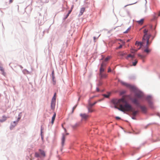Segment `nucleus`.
<instances>
[{"label":"nucleus","instance_id":"obj_1","mask_svg":"<svg viewBox=\"0 0 160 160\" xmlns=\"http://www.w3.org/2000/svg\"><path fill=\"white\" fill-rule=\"evenodd\" d=\"M116 104L120 106L119 110L122 112L130 111L132 110V107L126 101L124 98L118 100Z\"/></svg>","mask_w":160,"mask_h":160},{"label":"nucleus","instance_id":"obj_2","mask_svg":"<svg viewBox=\"0 0 160 160\" xmlns=\"http://www.w3.org/2000/svg\"><path fill=\"white\" fill-rule=\"evenodd\" d=\"M148 30L146 29H145L143 30V32L144 33V35L142 38V42L138 41L136 42L135 45L136 46H137L138 47V50L141 48L142 45L143 46V44L145 43L146 41H149L151 35L148 33Z\"/></svg>","mask_w":160,"mask_h":160},{"label":"nucleus","instance_id":"obj_3","mask_svg":"<svg viewBox=\"0 0 160 160\" xmlns=\"http://www.w3.org/2000/svg\"><path fill=\"white\" fill-rule=\"evenodd\" d=\"M151 43V42H150L149 41H146V42L144 44H143V46L142 45V49H144V51L147 53H148L151 51V50L149 49L148 48L149 46Z\"/></svg>","mask_w":160,"mask_h":160},{"label":"nucleus","instance_id":"obj_4","mask_svg":"<svg viewBox=\"0 0 160 160\" xmlns=\"http://www.w3.org/2000/svg\"><path fill=\"white\" fill-rule=\"evenodd\" d=\"M106 65V63L105 62H102V63L100 69L99 73H103L104 72Z\"/></svg>","mask_w":160,"mask_h":160},{"label":"nucleus","instance_id":"obj_5","mask_svg":"<svg viewBox=\"0 0 160 160\" xmlns=\"http://www.w3.org/2000/svg\"><path fill=\"white\" fill-rule=\"evenodd\" d=\"M132 102L137 106H140V103L137 98H134L131 99Z\"/></svg>","mask_w":160,"mask_h":160},{"label":"nucleus","instance_id":"obj_6","mask_svg":"<svg viewBox=\"0 0 160 160\" xmlns=\"http://www.w3.org/2000/svg\"><path fill=\"white\" fill-rule=\"evenodd\" d=\"M138 107L140 108L142 111L143 113H145L147 112V108L145 106H141L140 105V106H139Z\"/></svg>","mask_w":160,"mask_h":160},{"label":"nucleus","instance_id":"obj_7","mask_svg":"<svg viewBox=\"0 0 160 160\" xmlns=\"http://www.w3.org/2000/svg\"><path fill=\"white\" fill-rule=\"evenodd\" d=\"M80 116L81 117L82 119L85 120H86L88 117V115L85 113H81Z\"/></svg>","mask_w":160,"mask_h":160},{"label":"nucleus","instance_id":"obj_8","mask_svg":"<svg viewBox=\"0 0 160 160\" xmlns=\"http://www.w3.org/2000/svg\"><path fill=\"white\" fill-rule=\"evenodd\" d=\"M143 96V93L140 92H137L135 96L138 98H140L142 97Z\"/></svg>","mask_w":160,"mask_h":160},{"label":"nucleus","instance_id":"obj_9","mask_svg":"<svg viewBox=\"0 0 160 160\" xmlns=\"http://www.w3.org/2000/svg\"><path fill=\"white\" fill-rule=\"evenodd\" d=\"M56 101H51V109L54 110L55 108V106Z\"/></svg>","mask_w":160,"mask_h":160},{"label":"nucleus","instance_id":"obj_10","mask_svg":"<svg viewBox=\"0 0 160 160\" xmlns=\"http://www.w3.org/2000/svg\"><path fill=\"white\" fill-rule=\"evenodd\" d=\"M87 108L88 112L92 113L94 111V110L92 108V107H91L90 106L88 105L87 106Z\"/></svg>","mask_w":160,"mask_h":160},{"label":"nucleus","instance_id":"obj_11","mask_svg":"<svg viewBox=\"0 0 160 160\" xmlns=\"http://www.w3.org/2000/svg\"><path fill=\"white\" fill-rule=\"evenodd\" d=\"M130 111L132 112V115L133 116H135L139 112L138 110L134 111L133 109L132 110Z\"/></svg>","mask_w":160,"mask_h":160},{"label":"nucleus","instance_id":"obj_12","mask_svg":"<svg viewBox=\"0 0 160 160\" xmlns=\"http://www.w3.org/2000/svg\"><path fill=\"white\" fill-rule=\"evenodd\" d=\"M99 75L101 79L106 78L107 76L106 74L103 73H99Z\"/></svg>","mask_w":160,"mask_h":160},{"label":"nucleus","instance_id":"obj_13","mask_svg":"<svg viewBox=\"0 0 160 160\" xmlns=\"http://www.w3.org/2000/svg\"><path fill=\"white\" fill-rule=\"evenodd\" d=\"M65 141V135L63 134L62 138V145L63 146L64 145V142Z\"/></svg>","mask_w":160,"mask_h":160},{"label":"nucleus","instance_id":"obj_14","mask_svg":"<svg viewBox=\"0 0 160 160\" xmlns=\"http://www.w3.org/2000/svg\"><path fill=\"white\" fill-rule=\"evenodd\" d=\"M7 119V117L6 116H3L2 117V118L0 119V122H4Z\"/></svg>","mask_w":160,"mask_h":160},{"label":"nucleus","instance_id":"obj_15","mask_svg":"<svg viewBox=\"0 0 160 160\" xmlns=\"http://www.w3.org/2000/svg\"><path fill=\"white\" fill-rule=\"evenodd\" d=\"M56 116V114L55 112H54L52 118L51 123L52 124H53L54 123V121L55 118Z\"/></svg>","mask_w":160,"mask_h":160},{"label":"nucleus","instance_id":"obj_16","mask_svg":"<svg viewBox=\"0 0 160 160\" xmlns=\"http://www.w3.org/2000/svg\"><path fill=\"white\" fill-rule=\"evenodd\" d=\"M85 11V8H81L80 11V13L79 14V15H82L83 13Z\"/></svg>","mask_w":160,"mask_h":160},{"label":"nucleus","instance_id":"obj_17","mask_svg":"<svg viewBox=\"0 0 160 160\" xmlns=\"http://www.w3.org/2000/svg\"><path fill=\"white\" fill-rule=\"evenodd\" d=\"M144 19H142L138 21H137V23L140 25H142L143 24V22H144Z\"/></svg>","mask_w":160,"mask_h":160},{"label":"nucleus","instance_id":"obj_18","mask_svg":"<svg viewBox=\"0 0 160 160\" xmlns=\"http://www.w3.org/2000/svg\"><path fill=\"white\" fill-rule=\"evenodd\" d=\"M39 151L41 155H42L44 157L45 156V152L43 151L41 149H39Z\"/></svg>","mask_w":160,"mask_h":160},{"label":"nucleus","instance_id":"obj_19","mask_svg":"<svg viewBox=\"0 0 160 160\" xmlns=\"http://www.w3.org/2000/svg\"><path fill=\"white\" fill-rule=\"evenodd\" d=\"M126 54V53L125 52H118V55L121 56H123Z\"/></svg>","mask_w":160,"mask_h":160},{"label":"nucleus","instance_id":"obj_20","mask_svg":"<svg viewBox=\"0 0 160 160\" xmlns=\"http://www.w3.org/2000/svg\"><path fill=\"white\" fill-rule=\"evenodd\" d=\"M134 58V55H132L131 54H129L128 55L127 57L126 58L127 59H128V58Z\"/></svg>","mask_w":160,"mask_h":160},{"label":"nucleus","instance_id":"obj_21","mask_svg":"<svg viewBox=\"0 0 160 160\" xmlns=\"http://www.w3.org/2000/svg\"><path fill=\"white\" fill-rule=\"evenodd\" d=\"M79 126V124L77 123L75 124V125L72 126V127L73 129L76 128L77 127H78Z\"/></svg>","mask_w":160,"mask_h":160},{"label":"nucleus","instance_id":"obj_22","mask_svg":"<svg viewBox=\"0 0 160 160\" xmlns=\"http://www.w3.org/2000/svg\"><path fill=\"white\" fill-rule=\"evenodd\" d=\"M138 57H140L141 59H143L145 58V56L143 55H141L140 54H138Z\"/></svg>","mask_w":160,"mask_h":160},{"label":"nucleus","instance_id":"obj_23","mask_svg":"<svg viewBox=\"0 0 160 160\" xmlns=\"http://www.w3.org/2000/svg\"><path fill=\"white\" fill-rule=\"evenodd\" d=\"M122 83L123 85L126 86L127 87H129L130 86V85L127 83H126L125 82H122Z\"/></svg>","mask_w":160,"mask_h":160},{"label":"nucleus","instance_id":"obj_24","mask_svg":"<svg viewBox=\"0 0 160 160\" xmlns=\"http://www.w3.org/2000/svg\"><path fill=\"white\" fill-rule=\"evenodd\" d=\"M56 93H55L54 94V96L52 99V101H56Z\"/></svg>","mask_w":160,"mask_h":160},{"label":"nucleus","instance_id":"obj_25","mask_svg":"<svg viewBox=\"0 0 160 160\" xmlns=\"http://www.w3.org/2000/svg\"><path fill=\"white\" fill-rule=\"evenodd\" d=\"M110 57L109 56L107 57L106 58H105L104 60V61L103 62H105L106 63V62L108 60H109L110 59Z\"/></svg>","mask_w":160,"mask_h":160},{"label":"nucleus","instance_id":"obj_26","mask_svg":"<svg viewBox=\"0 0 160 160\" xmlns=\"http://www.w3.org/2000/svg\"><path fill=\"white\" fill-rule=\"evenodd\" d=\"M137 50H137V49H131V52L132 53H134V52H136L137 51Z\"/></svg>","mask_w":160,"mask_h":160},{"label":"nucleus","instance_id":"obj_27","mask_svg":"<svg viewBox=\"0 0 160 160\" xmlns=\"http://www.w3.org/2000/svg\"><path fill=\"white\" fill-rule=\"evenodd\" d=\"M110 94L109 93L107 94H103V95L105 98H108L109 97Z\"/></svg>","mask_w":160,"mask_h":160},{"label":"nucleus","instance_id":"obj_28","mask_svg":"<svg viewBox=\"0 0 160 160\" xmlns=\"http://www.w3.org/2000/svg\"><path fill=\"white\" fill-rule=\"evenodd\" d=\"M97 102H95L94 103H89V104H88V106H90L91 107H92L93 106H94L96 103Z\"/></svg>","mask_w":160,"mask_h":160},{"label":"nucleus","instance_id":"obj_29","mask_svg":"<svg viewBox=\"0 0 160 160\" xmlns=\"http://www.w3.org/2000/svg\"><path fill=\"white\" fill-rule=\"evenodd\" d=\"M35 157H39V153H38L37 152H36L35 153Z\"/></svg>","mask_w":160,"mask_h":160},{"label":"nucleus","instance_id":"obj_30","mask_svg":"<svg viewBox=\"0 0 160 160\" xmlns=\"http://www.w3.org/2000/svg\"><path fill=\"white\" fill-rule=\"evenodd\" d=\"M137 62H138V61L136 60L135 62H133V63H132L133 65L134 66H135L136 65Z\"/></svg>","mask_w":160,"mask_h":160},{"label":"nucleus","instance_id":"obj_31","mask_svg":"<svg viewBox=\"0 0 160 160\" xmlns=\"http://www.w3.org/2000/svg\"><path fill=\"white\" fill-rule=\"evenodd\" d=\"M77 106V105H76V106H74L72 108V113H73L74 112V110L76 109Z\"/></svg>","mask_w":160,"mask_h":160},{"label":"nucleus","instance_id":"obj_32","mask_svg":"<svg viewBox=\"0 0 160 160\" xmlns=\"http://www.w3.org/2000/svg\"><path fill=\"white\" fill-rule=\"evenodd\" d=\"M122 47V45H120L119 46V47H118V48H116L117 49H120Z\"/></svg>","mask_w":160,"mask_h":160},{"label":"nucleus","instance_id":"obj_33","mask_svg":"<svg viewBox=\"0 0 160 160\" xmlns=\"http://www.w3.org/2000/svg\"><path fill=\"white\" fill-rule=\"evenodd\" d=\"M125 93V91H123L121 92L120 94L121 95H122L123 94H124Z\"/></svg>","mask_w":160,"mask_h":160},{"label":"nucleus","instance_id":"obj_34","mask_svg":"<svg viewBox=\"0 0 160 160\" xmlns=\"http://www.w3.org/2000/svg\"><path fill=\"white\" fill-rule=\"evenodd\" d=\"M111 72V69L109 67L108 68V72Z\"/></svg>","mask_w":160,"mask_h":160},{"label":"nucleus","instance_id":"obj_35","mask_svg":"<svg viewBox=\"0 0 160 160\" xmlns=\"http://www.w3.org/2000/svg\"><path fill=\"white\" fill-rule=\"evenodd\" d=\"M72 10H69L68 11V13L69 14L71 13V12H72Z\"/></svg>","mask_w":160,"mask_h":160},{"label":"nucleus","instance_id":"obj_36","mask_svg":"<svg viewBox=\"0 0 160 160\" xmlns=\"http://www.w3.org/2000/svg\"><path fill=\"white\" fill-rule=\"evenodd\" d=\"M116 119H120V118L119 117H116Z\"/></svg>","mask_w":160,"mask_h":160},{"label":"nucleus","instance_id":"obj_37","mask_svg":"<svg viewBox=\"0 0 160 160\" xmlns=\"http://www.w3.org/2000/svg\"><path fill=\"white\" fill-rule=\"evenodd\" d=\"M115 108H117V109H118L119 110V108H120V107L118 108V107L116 106H115Z\"/></svg>","mask_w":160,"mask_h":160},{"label":"nucleus","instance_id":"obj_38","mask_svg":"<svg viewBox=\"0 0 160 160\" xmlns=\"http://www.w3.org/2000/svg\"><path fill=\"white\" fill-rule=\"evenodd\" d=\"M132 118L133 119H135V116H133V117H132Z\"/></svg>","mask_w":160,"mask_h":160},{"label":"nucleus","instance_id":"obj_39","mask_svg":"<svg viewBox=\"0 0 160 160\" xmlns=\"http://www.w3.org/2000/svg\"><path fill=\"white\" fill-rule=\"evenodd\" d=\"M97 92H99V89L98 88H97Z\"/></svg>","mask_w":160,"mask_h":160},{"label":"nucleus","instance_id":"obj_40","mask_svg":"<svg viewBox=\"0 0 160 160\" xmlns=\"http://www.w3.org/2000/svg\"><path fill=\"white\" fill-rule=\"evenodd\" d=\"M69 15V14H68V13L67 14L66 16V18L68 17V16Z\"/></svg>","mask_w":160,"mask_h":160},{"label":"nucleus","instance_id":"obj_41","mask_svg":"<svg viewBox=\"0 0 160 160\" xmlns=\"http://www.w3.org/2000/svg\"><path fill=\"white\" fill-rule=\"evenodd\" d=\"M73 7H74V6H73V5H72V8H71V10H72V8H73Z\"/></svg>","mask_w":160,"mask_h":160},{"label":"nucleus","instance_id":"obj_42","mask_svg":"<svg viewBox=\"0 0 160 160\" xmlns=\"http://www.w3.org/2000/svg\"><path fill=\"white\" fill-rule=\"evenodd\" d=\"M93 39H94V41L95 42L96 38L95 37H94Z\"/></svg>","mask_w":160,"mask_h":160},{"label":"nucleus","instance_id":"obj_43","mask_svg":"<svg viewBox=\"0 0 160 160\" xmlns=\"http://www.w3.org/2000/svg\"><path fill=\"white\" fill-rule=\"evenodd\" d=\"M158 16H160V11L159 12V13H158Z\"/></svg>","mask_w":160,"mask_h":160},{"label":"nucleus","instance_id":"obj_44","mask_svg":"<svg viewBox=\"0 0 160 160\" xmlns=\"http://www.w3.org/2000/svg\"><path fill=\"white\" fill-rule=\"evenodd\" d=\"M12 2V0H10V2Z\"/></svg>","mask_w":160,"mask_h":160},{"label":"nucleus","instance_id":"obj_45","mask_svg":"<svg viewBox=\"0 0 160 160\" xmlns=\"http://www.w3.org/2000/svg\"><path fill=\"white\" fill-rule=\"evenodd\" d=\"M64 129L65 130V132H66V129L65 128H64Z\"/></svg>","mask_w":160,"mask_h":160},{"label":"nucleus","instance_id":"obj_46","mask_svg":"<svg viewBox=\"0 0 160 160\" xmlns=\"http://www.w3.org/2000/svg\"><path fill=\"white\" fill-rule=\"evenodd\" d=\"M20 119V118H18V120L19 121Z\"/></svg>","mask_w":160,"mask_h":160},{"label":"nucleus","instance_id":"obj_47","mask_svg":"<svg viewBox=\"0 0 160 160\" xmlns=\"http://www.w3.org/2000/svg\"><path fill=\"white\" fill-rule=\"evenodd\" d=\"M66 135H68V133H66Z\"/></svg>","mask_w":160,"mask_h":160},{"label":"nucleus","instance_id":"obj_48","mask_svg":"<svg viewBox=\"0 0 160 160\" xmlns=\"http://www.w3.org/2000/svg\"><path fill=\"white\" fill-rule=\"evenodd\" d=\"M54 74V72H52V74Z\"/></svg>","mask_w":160,"mask_h":160},{"label":"nucleus","instance_id":"obj_49","mask_svg":"<svg viewBox=\"0 0 160 160\" xmlns=\"http://www.w3.org/2000/svg\"><path fill=\"white\" fill-rule=\"evenodd\" d=\"M127 32H128V31H126V32H125V33H127Z\"/></svg>","mask_w":160,"mask_h":160},{"label":"nucleus","instance_id":"obj_50","mask_svg":"<svg viewBox=\"0 0 160 160\" xmlns=\"http://www.w3.org/2000/svg\"><path fill=\"white\" fill-rule=\"evenodd\" d=\"M14 123H16V122H13Z\"/></svg>","mask_w":160,"mask_h":160}]
</instances>
